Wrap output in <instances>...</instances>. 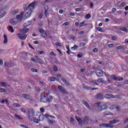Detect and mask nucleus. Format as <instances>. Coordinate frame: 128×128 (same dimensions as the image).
<instances>
[{
  "label": "nucleus",
  "instance_id": "12",
  "mask_svg": "<svg viewBox=\"0 0 128 128\" xmlns=\"http://www.w3.org/2000/svg\"><path fill=\"white\" fill-rule=\"evenodd\" d=\"M48 98L44 95V93L41 94V102H48Z\"/></svg>",
  "mask_w": 128,
  "mask_h": 128
},
{
  "label": "nucleus",
  "instance_id": "30",
  "mask_svg": "<svg viewBox=\"0 0 128 128\" xmlns=\"http://www.w3.org/2000/svg\"><path fill=\"white\" fill-rule=\"evenodd\" d=\"M120 30L122 32H128V29L126 27H122L120 28Z\"/></svg>",
  "mask_w": 128,
  "mask_h": 128
},
{
  "label": "nucleus",
  "instance_id": "42",
  "mask_svg": "<svg viewBox=\"0 0 128 128\" xmlns=\"http://www.w3.org/2000/svg\"><path fill=\"white\" fill-rule=\"evenodd\" d=\"M126 2H122L120 4V8H124V6H126Z\"/></svg>",
  "mask_w": 128,
  "mask_h": 128
},
{
  "label": "nucleus",
  "instance_id": "53",
  "mask_svg": "<svg viewBox=\"0 0 128 128\" xmlns=\"http://www.w3.org/2000/svg\"><path fill=\"white\" fill-rule=\"evenodd\" d=\"M117 48L118 50H122V48H124V47L122 46H118L117 47Z\"/></svg>",
  "mask_w": 128,
  "mask_h": 128
},
{
  "label": "nucleus",
  "instance_id": "22",
  "mask_svg": "<svg viewBox=\"0 0 128 128\" xmlns=\"http://www.w3.org/2000/svg\"><path fill=\"white\" fill-rule=\"evenodd\" d=\"M22 96L23 98H26V100H30V96L26 94H23Z\"/></svg>",
  "mask_w": 128,
  "mask_h": 128
},
{
  "label": "nucleus",
  "instance_id": "3",
  "mask_svg": "<svg viewBox=\"0 0 128 128\" xmlns=\"http://www.w3.org/2000/svg\"><path fill=\"white\" fill-rule=\"evenodd\" d=\"M118 122V120H113L112 121H110L109 124H102L100 125V126H102V128H112L114 126H112V124H117Z\"/></svg>",
  "mask_w": 128,
  "mask_h": 128
},
{
  "label": "nucleus",
  "instance_id": "43",
  "mask_svg": "<svg viewBox=\"0 0 128 128\" xmlns=\"http://www.w3.org/2000/svg\"><path fill=\"white\" fill-rule=\"evenodd\" d=\"M0 92H6V90L4 88H0Z\"/></svg>",
  "mask_w": 128,
  "mask_h": 128
},
{
  "label": "nucleus",
  "instance_id": "29",
  "mask_svg": "<svg viewBox=\"0 0 128 128\" xmlns=\"http://www.w3.org/2000/svg\"><path fill=\"white\" fill-rule=\"evenodd\" d=\"M35 58H37V60L39 62L40 64H42V59L40 58L38 56H35Z\"/></svg>",
  "mask_w": 128,
  "mask_h": 128
},
{
  "label": "nucleus",
  "instance_id": "44",
  "mask_svg": "<svg viewBox=\"0 0 128 128\" xmlns=\"http://www.w3.org/2000/svg\"><path fill=\"white\" fill-rule=\"evenodd\" d=\"M50 56H56V54L54 52H50Z\"/></svg>",
  "mask_w": 128,
  "mask_h": 128
},
{
  "label": "nucleus",
  "instance_id": "17",
  "mask_svg": "<svg viewBox=\"0 0 128 128\" xmlns=\"http://www.w3.org/2000/svg\"><path fill=\"white\" fill-rule=\"evenodd\" d=\"M100 110H104L108 108V106L106 105H100Z\"/></svg>",
  "mask_w": 128,
  "mask_h": 128
},
{
  "label": "nucleus",
  "instance_id": "39",
  "mask_svg": "<svg viewBox=\"0 0 128 128\" xmlns=\"http://www.w3.org/2000/svg\"><path fill=\"white\" fill-rule=\"evenodd\" d=\"M6 12H3L2 14L0 16V18H4V16H6Z\"/></svg>",
  "mask_w": 128,
  "mask_h": 128
},
{
  "label": "nucleus",
  "instance_id": "8",
  "mask_svg": "<svg viewBox=\"0 0 128 128\" xmlns=\"http://www.w3.org/2000/svg\"><path fill=\"white\" fill-rule=\"evenodd\" d=\"M17 36L22 40H24L26 39V38H28V36L26 34H22L20 32L17 34Z\"/></svg>",
  "mask_w": 128,
  "mask_h": 128
},
{
  "label": "nucleus",
  "instance_id": "34",
  "mask_svg": "<svg viewBox=\"0 0 128 128\" xmlns=\"http://www.w3.org/2000/svg\"><path fill=\"white\" fill-rule=\"evenodd\" d=\"M0 102H1V104H4V102H6V104H8V100H2V101H0Z\"/></svg>",
  "mask_w": 128,
  "mask_h": 128
},
{
  "label": "nucleus",
  "instance_id": "36",
  "mask_svg": "<svg viewBox=\"0 0 128 128\" xmlns=\"http://www.w3.org/2000/svg\"><path fill=\"white\" fill-rule=\"evenodd\" d=\"M38 54H44L45 52L44 51H40V50H38L37 52Z\"/></svg>",
  "mask_w": 128,
  "mask_h": 128
},
{
  "label": "nucleus",
  "instance_id": "51",
  "mask_svg": "<svg viewBox=\"0 0 128 128\" xmlns=\"http://www.w3.org/2000/svg\"><path fill=\"white\" fill-rule=\"evenodd\" d=\"M32 72H37L38 70H36L34 69V68H32L31 69Z\"/></svg>",
  "mask_w": 128,
  "mask_h": 128
},
{
  "label": "nucleus",
  "instance_id": "50",
  "mask_svg": "<svg viewBox=\"0 0 128 128\" xmlns=\"http://www.w3.org/2000/svg\"><path fill=\"white\" fill-rule=\"evenodd\" d=\"M78 56L80 58H82V53H80L79 54H78Z\"/></svg>",
  "mask_w": 128,
  "mask_h": 128
},
{
  "label": "nucleus",
  "instance_id": "23",
  "mask_svg": "<svg viewBox=\"0 0 128 128\" xmlns=\"http://www.w3.org/2000/svg\"><path fill=\"white\" fill-rule=\"evenodd\" d=\"M105 96L106 98H114L112 95L110 94H106Z\"/></svg>",
  "mask_w": 128,
  "mask_h": 128
},
{
  "label": "nucleus",
  "instance_id": "9",
  "mask_svg": "<svg viewBox=\"0 0 128 128\" xmlns=\"http://www.w3.org/2000/svg\"><path fill=\"white\" fill-rule=\"evenodd\" d=\"M62 78V75L60 74H58L57 75V78H56V80H59L60 78ZM61 80H62L63 82H64L65 84H66V86H70V83L66 79L61 78Z\"/></svg>",
  "mask_w": 128,
  "mask_h": 128
},
{
  "label": "nucleus",
  "instance_id": "24",
  "mask_svg": "<svg viewBox=\"0 0 128 128\" xmlns=\"http://www.w3.org/2000/svg\"><path fill=\"white\" fill-rule=\"evenodd\" d=\"M5 66L6 68H10L12 66V64L11 63L5 62Z\"/></svg>",
  "mask_w": 128,
  "mask_h": 128
},
{
  "label": "nucleus",
  "instance_id": "19",
  "mask_svg": "<svg viewBox=\"0 0 128 128\" xmlns=\"http://www.w3.org/2000/svg\"><path fill=\"white\" fill-rule=\"evenodd\" d=\"M4 44H8V36H6V34H4Z\"/></svg>",
  "mask_w": 128,
  "mask_h": 128
},
{
  "label": "nucleus",
  "instance_id": "2",
  "mask_svg": "<svg viewBox=\"0 0 128 128\" xmlns=\"http://www.w3.org/2000/svg\"><path fill=\"white\" fill-rule=\"evenodd\" d=\"M28 116L30 120H34H34H36V117H38V114H34V110L30 109L29 110Z\"/></svg>",
  "mask_w": 128,
  "mask_h": 128
},
{
  "label": "nucleus",
  "instance_id": "57",
  "mask_svg": "<svg viewBox=\"0 0 128 128\" xmlns=\"http://www.w3.org/2000/svg\"><path fill=\"white\" fill-rule=\"evenodd\" d=\"M114 46V44H108V48H112Z\"/></svg>",
  "mask_w": 128,
  "mask_h": 128
},
{
  "label": "nucleus",
  "instance_id": "26",
  "mask_svg": "<svg viewBox=\"0 0 128 128\" xmlns=\"http://www.w3.org/2000/svg\"><path fill=\"white\" fill-rule=\"evenodd\" d=\"M101 104H102L100 102H98L94 104V108H100V106Z\"/></svg>",
  "mask_w": 128,
  "mask_h": 128
},
{
  "label": "nucleus",
  "instance_id": "49",
  "mask_svg": "<svg viewBox=\"0 0 128 128\" xmlns=\"http://www.w3.org/2000/svg\"><path fill=\"white\" fill-rule=\"evenodd\" d=\"M53 70H54V72H58V67L54 66L53 68Z\"/></svg>",
  "mask_w": 128,
  "mask_h": 128
},
{
  "label": "nucleus",
  "instance_id": "16",
  "mask_svg": "<svg viewBox=\"0 0 128 128\" xmlns=\"http://www.w3.org/2000/svg\"><path fill=\"white\" fill-rule=\"evenodd\" d=\"M96 98L100 100H102L104 99V96L102 94H98L96 96Z\"/></svg>",
  "mask_w": 128,
  "mask_h": 128
},
{
  "label": "nucleus",
  "instance_id": "1",
  "mask_svg": "<svg viewBox=\"0 0 128 128\" xmlns=\"http://www.w3.org/2000/svg\"><path fill=\"white\" fill-rule=\"evenodd\" d=\"M106 78L108 82H112V80H117L118 82H122V80H123L124 78L122 77H117L116 76L114 75H106Z\"/></svg>",
  "mask_w": 128,
  "mask_h": 128
},
{
  "label": "nucleus",
  "instance_id": "46",
  "mask_svg": "<svg viewBox=\"0 0 128 128\" xmlns=\"http://www.w3.org/2000/svg\"><path fill=\"white\" fill-rule=\"evenodd\" d=\"M96 30H98V32H104V30L100 28H96Z\"/></svg>",
  "mask_w": 128,
  "mask_h": 128
},
{
  "label": "nucleus",
  "instance_id": "11",
  "mask_svg": "<svg viewBox=\"0 0 128 128\" xmlns=\"http://www.w3.org/2000/svg\"><path fill=\"white\" fill-rule=\"evenodd\" d=\"M22 16H24V12H22L20 14H18L16 16V20H17L18 22H20L22 20Z\"/></svg>",
  "mask_w": 128,
  "mask_h": 128
},
{
  "label": "nucleus",
  "instance_id": "56",
  "mask_svg": "<svg viewBox=\"0 0 128 128\" xmlns=\"http://www.w3.org/2000/svg\"><path fill=\"white\" fill-rule=\"evenodd\" d=\"M56 46H62L60 43H56Z\"/></svg>",
  "mask_w": 128,
  "mask_h": 128
},
{
  "label": "nucleus",
  "instance_id": "60",
  "mask_svg": "<svg viewBox=\"0 0 128 128\" xmlns=\"http://www.w3.org/2000/svg\"><path fill=\"white\" fill-rule=\"evenodd\" d=\"M90 8H94V4L90 3Z\"/></svg>",
  "mask_w": 128,
  "mask_h": 128
},
{
  "label": "nucleus",
  "instance_id": "20",
  "mask_svg": "<svg viewBox=\"0 0 128 128\" xmlns=\"http://www.w3.org/2000/svg\"><path fill=\"white\" fill-rule=\"evenodd\" d=\"M58 88L60 90V92H62L64 93L66 92V90L64 88H62V86H58Z\"/></svg>",
  "mask_w": 128,
  "mask_h": 128
},
{
  "label": "nucleus",
  "instance_id": "28",
  "mask_svg": "<svg viewBox=\"0 0 128 128\" xmlns=\"http://www.w3.org/2000/svg\"><path fill=\"white\" fill-rule=\"evenodd\" d=\"M0 84L3 88H6V86H8V84L6 82H2Z\"/></svg>",
  "mask_w": 128,
  "mask_h": 128
},
{
  "label": "nucleus",
  "instance_id": "63",
  "mask_svg": "<svg viewBox=\"0 0 128 128\" xmlns=\"http://www.w3.org/2000/svg\"><path fill=\"white\" fill-rule=\"evenodd\" d=\"M93 52H98V50H97L96 48H94L93 50Z\"/></svg>",
  "mask_w": 128,
  "mask_h": 128
},
{
  "label": "nucleus",
  "instance_id": "41",
  "mask_svg": "<svg viewBox=\"0 0 128 128\" xmlns=\"http://www.w3.org/2000/svg\"><path fill=\"white\" fill-rule=\"evenodd\" d=\"M96 82H98V80H94V81H92V84L93 86H98V84L96 83Z\"/></svg>",
  "mask_w": 128,
  "mask_h": 128
},
{
  "label": "nucleus",
  "instance_id": "64",
  "mask_svg": "<svg viewBox=\"0 0 128 128\" xmlns=\"http://www.w3.org/2000/svg\"><path fill=\"white\" fill-rule=\"evenodd\" d=\"M40 18H42V14H40L39 16Z\"/></svg>",
  "mask_w": 128,
  "mask_h": 128
},
{
  "label": "nucleus",
  "instance_id": "48",
  "mask_svg": "<svg viewBox=\"0 0 128 128\" xmlns=\"http://www.w3.org/2000/svg\"><path fill=\"white\" fill-rule=\"evenodd\" d=\"M86 20H89V18H90V14H88L86 15Z\"/></svg>",
  "mask_w": 128,
  "mask_h": 128
},
{
  "label": "nucleus",
  "instance_id": "33",
  "mask_svg": "<svg viewBox=\"0 0 128 128\" xmlns=\"http://www.w3.org/2000/svg\"><path fill=\"white\" fill-rule=\"evenodd\" d=\"M12 106H14V108H20V105L18 104H13Z\"/></svg>",
  "mask_w": 128,
  "mask_h": 128
},
{
  "label": "nucleus",
  "instance_id": "52",
  "mask_svg": "<svg viewBox=\"0 0 128 128\" xmlns=\"http://www.w3.org/2000/svg\"><path fill=\"white\" fill-rule=\"evenodd\" d=\"M4 64V61L2 60V59L0 58V66H2Z\"/></svg>",
  "mask_w": 128,
  "mask_h": 128
},
{
  "label": "nucleus",
  "instance_id": "10",
  "mask_svg": "<svg viewBox=\"0 0 128 128\" xmlns=\"http://www.w3.org/2000/svg\"><path fill=\"white\" fill-rule=\"evenodd\" d=\"M96 74L97 76H100V78L106 75L102 70H96Z\"/></svg>",
  "mask_w": 128,
  "mask_h": 128
},
{
  "label": "nucleus",
  "instance_id": "37",
  "mask_svg": "<svg viewBox=\"0 0 128 128\" xmlns=\"http://www.w3.org/2000/svg\"><path fill=\"white\" fill-rule=\"evenodd\" d=\"M48 102H52L53 100V98L52 96H49L48 98H47Z\"/></svg>",
  "mask_w": 128,
  "mask_h": 128
},
{
  "label": "nucleus",
  "instance_id": "54",
  "mask_svg": "<svg viewBox=\"0 0 128 128\" xmlns=\"http://www.w3.org/2000/svg\"><path fill=\"white\" fill-rule=\"evenodd\" d=\"M70 122H72V124H74V118H70Z\"/></svg>",
  "mask_w": 128,
  "mask_h": 128
},
{
  "label": "nucleus",
  "instance_id": "21",
  "mask_svg": "<svg viewBox=\"0 0 128 128\" xmlns=\"http://www.w3.org/2000/svg\"><path fill=\"white\" fill-rule=\"evenodd\" d=\"M31 24H32V22L29 21L24 24V28H28V26H30Z\"/></svg>",
  "mask_w": 128,
  "mask_h": 128
},
{
  "label": "nucleus",
  "instance_id": "4",
  "mask_svg": "<svg viewBox=\"0 0 128 128\" xmlns=\"http://www.w3.org/2000/svg\"><path fill=\"white\" fill-rule=\"evenodd\" d=\"M44 117L42 114L40 112H38L36 119L34 120V122L36 124H38L40 122H42V120H44Z\"/></svg>",
  "mask_w": 128,
  "mask_h": 128
},
{
  "label": "nucleus",
  "instance_id": "32",
  "mask_svg": "<svg viewBox=\"0 0 128 128\" xmlns=\"http://www.w3.org/2000/svg\"><path fill=\"white\" fill-rule=\"evenodd\" d=\"M86 21H84L81 23H80V26L82 28V26H86Z\"/></svg>",
  "mask_w": 128,
  "mask_h": 128
},
{
  "label": "nucleus",
  "instance_id": "27",
  "mask_svg": "<svg viewBox=\"0 0 128 128\" xmlns=\"http://www.w3.org/2000/svg\"><path fill=\"white\" fill-rule=\"evenodd\" d=\"M8 30L9 32H14V28L12 26H9Z\"/></svg>",
  "mask_w": 128,
  "mask_h": 128
},
{
  "label": "nucleus",
  "instance_id": "47",
  "mask_svg": "<svg viewBox=\"0 0 128 128\" xmlns=\"http://www.w3.org/2000/svg\"><path fill=\"white\" fill-rule=\"evenodd\" d=\"M49 80L50 82H54L55 79H54V78L52 77H50V78H49Z\"/></svg>",
  "mask_w": 128,
  "mask_h": 128
},
{
  "label": "nucleus",
  "instance_id": "40",
  "mask_svg": "<svg viewBox=\"0 0 128 128\" xmlns=\"http://www.w3.org/2000/svg\"><path fill=\"white\" fill-rule=\"evenodd\" d=\"M84 104L86 106V108H88V110H90V106H88V104L87 102H84Z\"/></svg>",
  "mask_w": 128,
  "mask_h": 128
},
{
  "label": "nucleus",
  "instance_id": "15",
  "mask_svg": "<svg viewBox=\"0 0 128 128\" xmlns=\"http://www.w3.org/2000/svg\"><path fill=\"white\" fill-rule=\"evenodd\" d=\"M39 32H40V34H41L43 38H46V36H47L46 32L44 31V30H42V29L39 30Z\"/></svg>",
  "mask_w": 128,
  "mask_h": 128
},
{
  "label": "nucleus",
  "instance_id": "58",
  "mask_svg": "<svg viewBox=\"0 0 128 128\" xmlns=\"http://www.w3.org/2000/svg\"><path fill=\"white\" fill-rule=\"evenodd\" d=\"M59 14H64V10H59Z\"/></svg>",
  "mask_w": 128,
  "mask_h": 128
},
{
  "label": "nucleus",
  "instance_id": "6",
  "mask_svg": "<svg viewBox=\"0 0 128 128\" xmlns=\"http://www.w3.org/2000/svg\"><path fill=\"white\" fill-rule=\"evenodd\" d=\"M76 120L78 122L80 126H82V124H84V122H88V118L86 117V118H85L84 120H82L76 116Z\"/></svg>",
  "mask_w": 128,
  "mask_h": 128
},
{
  "label": "nucleus",
  "instance_id": "38",
  "mask_svg": "<svg viewBox=\"0 0 128 128\" xmlns=\"http://www.w3.org/2000/svg\"><path fill=\"white\" fill-rule=\"evenodd\" d=\"M78 48V46L76 45H74L73 47H72L71 49L72 50H76Z\"/></svg>",
  "mask_w": 128,
  "mask_h": 128
},
{
  "label": "nucleus",
  "instance_id": "45",
  "mask_svg": "<svg viewBox=\"0 0 128 128\" xmlns=\"http://www.w3.org/2000/svg\"><path fill=\"white\" fill-rule=\"evenodd\" d=\"M16 118H17V120H22V118L18 116V114H15L14 116Z\"/></svg>",
  "mask_w": 128,
  "mask_h": 128
},
{
  "label": "nucleus",
  "instance_id": "55",
  "mask_svg": "<svg viewBox=\"0 0 128 128\" xmlns=\"http://www.w3.org/2000/svg\"><path fill=\"white\" fill-rule=\"evenodd\" d=\"M70 24V23L68 22H65L63 26H68Z\"/></svg>",
  "mask_w": 128,
  "mask_h": 128
},
{
  "label": "nucleus",
  "instance_id": "14",
  "mask_svg": "<svg viewBox=\"0 0 128 128\" xmlns=\"http://www.w3.org/2000/svg\"><path fill=\"white\" fill-rule=\"evenodd\" d=\"M29 30H30L28 28L24 27L22 29L20 30V32H21L22 34H27Z\"/></svg>",
  "mask_w": 128,
  "mask_h": 128
},
{
  "label": "nucleus",
  "instance_id": "13",
  "mask_svg": "<svg viewBox=\"0 0 128 128\" xmlns=\"http://www.w3.org/2000/svg\"><path fill=\"white\" fill-rule=\"evenodd\" d=\"M10 24H12V26H16V24H18V21L16 18H14L11 19L10 20Z\"/></svg>",
  "mask_w": 128,
  "mask_h": 128
},
{
  "label": "nucleus",
  "instance_id": "7",
  "mask_svg": "<svg viewBox=\"0 0 128 128\" xmlns=\"http://www.w3.org/2000/svg\"><path fill=\"white\" fill-rule=\"evenodd\" d=\"M26 14H25L24 16V20H26L32 16V10H28L26 8Z\"/></svg>",
  "mask_w": 128,
  "mask_h": 128
},
{
  "label": "nucleus",
  "instance_id": "18",
  "mask_svg": "<svg viewBox=\"0 0 128 128\" xmlns=\"http://www.w3.org/2000/svg\"><path fill=\"white\" fill-rule=\"evenodd\" d=\"M48 6H45V16H48Z\"/></svg>",
  "mask_w": 128,
  "mask_h": 128
},
{
  "label": "nucleus",
  "instance_id": "35",
  "mask_svg": "<svg viewBox=\"0 0 128 128\" xmlns=\"http://www.w3.org/2000/svg\"><path fill=\"white\" fill-rule=\"evenodd\" d=\"M48 116H51V118H56L54 116H49L48 114H44V118H48Z\"/></svg>",
  "mask_w": 128,
  "mask_h": 128
},
{
  "label": "nucleus",
  "instance_id": "61",
  "mask_svg": "<svg viewBox=\"0 0 128 128\" xmlns=\"http://www.w3.org/2000/svg\"><path fill=\"white\" fill-rule=\"evenodd\" d=\"M31 60L32 62H36V59L34 58H31Z\"/></svg>",
  "mask_w": 128,
  "mask_h": 128
},
{
  "label": "nucleus",
  "instance_id": "62",
  "mask_svg": "<svg viewBox=\"0 0 128 128\" xmlns=\"http://www.w3.org/2000/svg\"><path fill=\"white\" fill-rule=\"evenodd\" d=\"M22 112H26V109L24 108H22Z\"/></svg>",
  "mask_w": 128,
  "mask_h": 128
},
{
  "label": "nucleus",
  "instance_id": "59",
  "mask_svg": "<svg viewBox=\"0 0 128 128\" xmlns=\"http://www.w3.org/2000/svg\"><path fill=\"white\" fill-rule=\"evenodd\" d=\"M40 110L41 112H44V108H40Z\"/></svg>",
  "mask_w": 128,
  "mask_h": 128
},
{
  "label": "nucleus",
  "instance_id": "31",
  "mask_svg": "<svg viewBox=\"0 0 128 128\" xmlns=\"http://www.w3.org/2000/svg\"><path fill=\"white\" fill-rule=\"evenodd\" d=\"M97 82H102V84H104L106 82H104L102 78H100L97 80Z\"/></svg>",
  "mask_w": 128,
  "mask_h": 128
},
{
  "label": "nucleus",
  "instance_id": "5",
  "mask_svg": "<svg viewBox=\"0 0 128 128\" xmlns=\"http://www.w3.org/2000/svg\"><path fill=\"white\" fill-rule=\"evenodd\" d=\"M36 4L38 2H33L28 6V8H26L27 10H34L36 8Z\"/></svg>",
  "mask_w": 128,
  "mask_h": 128
},
{
  "label": "nucleus",
  "instance_id": "25",
  "mask_svg": "<svg viewBox=\"0 0 128 128\" xmlns=\"http://www.w3.org/2000/svg\"><path fill=\"white\" fill-rule=\"evenodd\" d=\"M16 14H18V9L14 10L12 12V14H13V16H16Z\"/></svg>",
  "mask_w": 128,
  "mask_h": 128
}]
</instances>
